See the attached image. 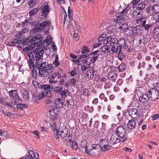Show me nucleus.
Masks as SVG:
<instances>
[{
	"label": "nucleus",
	"instance_id": "e2e57ef3",
	"mask_svg": "<svg viewBox=\"0 0 159 159\" xmlns=\"http://www.w3.org/2000/svg\"><path fill=\"white\" fill-rule=\"evenodd\" d=\"M125 40L124 39H120L119 40L118 43L120 45H121V46H123V45L124 44H125Z\"/></svg>",
	"mask_w": 159,
	"mask_h": 159
},
{
	"label": "nucleus",
	"instance_id": "6e6d98bb",
	"mask_svg": "<svg viewBox=\"0 0 159 159\" xmlns=\"http://www.w3.org/2000/svg\"><path fill=\"white\" fill-rule=\"evenodd\" d=\"M153 6H150L148 7L147 8L145 9L146 13H150L151 11H152L153 12L154 11Z\"/></svg>",
	"mask_w": 159,
	"mask_h": 159
},
{
	"label": "nucleus",
	"instance_id": "338daca9",
	"mask_svg": "<svg viewBox=\"0 0 159 159\" xmlns=\"http://www.w3.org/2000/svg\"><path fill=\"white\" fill-rule=\"evenodd\" d=\"M87 65H89L92 62H93V60H92L91 57H87Z\"/></svg>",
	"mask_w": 159,
	"mask_h": 159
},
{
	"label": "nucleus",
	"instance_id": "1a4fd4ad",
	"mask_svg": "<svg viewBox=\"0 0 159 159\" xmlns=\"http://www.w3.org/2000/svg\"><path fill=\"white\" fill-rule=\"evenodd\" d=\"M47 63L46 62H35L36 68L39 70V74L40 76L43 77L44 74L45 73L44 68L45 67Z\"/></svg>",
	"mask_w": 159,
	"mask_h": 159
},
{
	"label": "nucleus",
	"instance_id": "a19ab883",
	"mask_svg": "<svg viewBox=\"0 0 159 159\" xmlns=\"http://www.w3.org/2000/svg\"><path fill=\"white\" fill-rule=\"evenodd\" d=\"M144 88L142 87H137L135 89V93L136 95H138V96H140V95H141L142 93H143V91H144Z\"/></svg>",
	"mask_w": 159,
	"mask_h": 159
},
{
	"label": "nucleus",
	"instance_id": "a878e982",
	"mask_svg": "<svg viewBox=\"0 0 159 159\" xmlns=\"http://www.w3.org/2000/svg\"><path fill=\"white\" fill-rule=\"evenodd\" d=\"M20 39H21V38L18 37L14 39L11 42H9L7 44L9 46L14 47L17 44H18V45H20Z\"/></svg>",
	"mask_w": 159,
	"mask_h": 159
},
{
	"label": "nucleus",
	"instance_id": "774afa93",
	"mask_svg": "<svg viewBox=\"0 0 159 159\" xmlns=\"http://www.w3.org/2000/svg\"><path fill=\"white\" fill-rule=\"evenodd\" d=\"M57 75L56 72H54L52 75H50L49 77V79L50 80H56L55 78L57 77Z\"/></svg>",
	"mask_w": 159,
	"mask_h": 159
},
{
	"label": "nucleus",
	"instance_id": "680f3d73",
	"mask_svg": "<svg viewBox=\"0 0 159 159\" xmlns=\"http://www.w3.org/2000/svg\"><path fill=\"white\" fill-rule=\"evenodd\" d=\"M55 110L53 109L49 111L48 113L49 115L53 116H57V114L55 112Z\"/></svg>",
	"mask_w": 159,
	"mask_h": 159
},
{
	"label": "nucleus",
	"instance_id": "f3484780",
	"mask_svg": "<svg viewBox=\"0 0 159 159\" xmlns=\"http://www.w3.org/2000/svg\"><path fill=\"white\" fill-rule=\"evenodd\" d=\"M120 138L116 134H113L110 140V143L114 145V144L120 143Z\"/></svg>",
	"mask_w": 159,
	"mask_h": 159
},
{
	"label": "nucleus",
	"instance_id": "e433bc0d",
	"mask_svg": "<svg viewBox=\"0 0 159 159\" xmlns=\"http://www.w3.org/2000/svg\"><path fill=\"white\" fill-rule=\"evenodd\" d=\"M40 10V9L39 8H35L31 9L29 12L30 16H32L36 15L37 13Z\"/></svg>",
	"mask_w": 159,
	"mask_h": 159
},
{
	"label": "nucleus",
	"instance_id": "7c9ffc66",
	"mask_svg": "<svg viewBox=\"0 0 159 159\" xmlns=\"http://www.w3.org/2000/svg\"><path fill=\"white\" fill-rule=\"evenodd\" d=\"M30 69L31 70L32 75V77L35 79L36 80L37 78V72L36 70L35 69V65H32L31 66H29Z\"/></svg>",
	"mask_w": 159,
	"mask_h": 159
},
{
	"label": "nucleus",
	"instance_id": "5701e85b",
	"mask_svg": "<svg viewBox=\"0 0 159 159\" xmlns=\"http://www.w3.org/2000/svg\"><path fill=\"white\" fill-rule=\"evenodd\" d=\"M33 52L35 54V61H36V62H40L39 61L43 58V56L44 53H43L42 52H38L37 51H35V49L34 51L33 50Z\"/></svg>",
	"mask_w": 159,
	"mask_h": 159
},
{
	"label": "nucleus",
	"instance_id": "f03ea898",
	"mask_svg": "<svg viewBox=\"0 0 159 159\" xmlns=\"http://www.w3.org/2000/svg\"><path fill=\"white\" fill-rule=\"evenodd\" d=\"M41 37L42 39L41 40L39 39L36 40L37 41L36 43L34 42V43H35V45L36 46L35 51H37L38 52H42L43 53H44V50L48 47L50 43H48L49 42L48 39L46 38L45 39L42 40L44 38V36L41 35Z\"/></svg>",
	"mask_w": 159,
	"mask_h": 159
},
{
	"label": "nucleus",
	"instance_id": "052dcab7",
	"mask_svg": "<svg viewBox=\"0 0 159 159\" xmlns=\"http://www.w3.org/2000/svg\"><path fill=\"white\" fill-rule=\"evenodd\" d=\"M153 33L156 36H157V35L159 33V26H157L154 29Z\"/></svg>",
	"mask_w": 159,
	"mask_h": 159
},
{
	"label": "nucleus",
	"instance_id": "dca6fc26",
	"mask_svg": "<svg viewBox=\"0 0 159 159\" xmlns=\"http://www.w3.org/2000/svg\"><path fill=\"white\" fill-rule=\"evenodd\" d=\"M127 112L129 113V115L134 118H136L139 115L137 110L134 108H129L127 110Z\"/></svg>",
	"mask_w": 159,
	"mask_h": 159
},
{
	"label": "nucleus",
	"instance_id": "9b49d317",
	"mask_svg": "<svg viewBox=\"0 0 159 159\" xmlns=\"http://www.w3.org/2000/svg\"><path fill=\"white\" fill-rule=\"evenodd\" d=\"M51 8L48 5L44 6L41 10V15L39 16V19L44 20L46 19L47 16L50 11Z\"/></svg>",
	"mask_w": 159,
	"mask_h": 159
},
{
	"label": "nucleus",
	"instance_id": "39448f33",
	"mask_svg": "<svg viewBox=\"0 0 159 159\" xmlns=\"http://www.w3.org/2000/svg\"><path fill=\"white\" fill-rule=\"evenodd\" d=\"M102 151V148L100 144H93L91 146H89V148L87 150L86 153L89 155L96 156L98 155V153Z\"/></svg>",
	"mask_w": 159,
	"mask_h": 159
},
{
	"label": "nucleus",
	"instance_id": "bf43d9fd",
	"mask_svg": "<svg viewBox=\"0 0 159 159\" xmlns=\"http://www.w3.org/2000/svg\"><path fill=\"white\" fill-rule=\"evenodd\" d=\"M83 94L84 96L87 97L88 98L89 97L90 95L89 89H85L83 91Z\"/></svg>",
	"mask_w": 159,
	"mask_h": 159
},
{
	"label": "nucleus",
	"instance_id": "7ed1b4c3",
	"mask_svg": "<svg viewBox=\"0 0 159 159\" xmlns=\"http://www.w3.org/2000/svg\"><path fill=\"white\" fill-rule=\"evenodd\" d=\"M116 127V134L120 138V142H123L127 139V137L126 135V130L124 126L118 124H114Z\"/></svg>",
	"mask_w": 159,
	"mask_h": 159
},
{
	"label": "nucleus",
	"instance_id": "bb28decb",
	"mask_svg": "<svg viewBox=\"0 0 159 159\" xmlns=\"http://www.w3.org/2000/svg\"><path fill=\"white\" fill-rule=\"evenodd\" d=\"M55 104L57 108L62 107L64 104V101H62L61 98H57L55 100Z\"/></svg>",
	"mask_w": 159,
	"mask_h": 159
},
{
	"label": "nucleus",
	"instance_id": "2f4dec72",
	"mask_svg": "<svg viewBox=\"0 0 159 159\" xmlns=\"http://www.w3.org/2000/svg\"><path fill=\"white\" fill-rule=\"evenodd\" d=\"M80 147L83 149L82 151L84 150L85 153H86L87 150L89 148V146H87V141L85 140H83L81 142Z\"/></svg>",
	"mask_w": 159,
	"mask_h": 159
},
{
	"label": "nucleus",
	"instance_id": "cd10ccee",
	"mask_svg": "<svg viewBox=\"0 0 159 159\" xmlns=\"http://www.w3.org/2000/svg\"><path fill=\"white\" fill-rule=\"evenodd\" d=\"M148 0H142L141 2L138 5V8L143 11L146 4H148Z\"/></svg>",
	"mask_w": 159,
	"mask_h": 159
},
{
	"label": "nucleus",
	"instance_id": "09e8293b",
	"mask_svg": "<svg viewBox=\"0 0 159 159\" xmlns=\"http://www.w3.org/2000/svg\"><path fill=\"white\" fill-rule=\"evenodd\" d=\"M45 91V93H43V94L44 95V97L45 96L49 98H52V94L51 93V91H48L47 90H44Z\"/></svg>",
	"mask_w": 159,
	"mask_h": 159
},
{
	"label": "nucleus",
	"instance_id": "37998d69",
	"mask_svg": "<svg viewBox=\"0 0 159 159\" xmlns=\"http://www.w3.org/2000/svg\"><path fill=\"white\" fill-rule=\"evenodd\" d=\"M23 98L25 100H27L29 99V92L26 90H24L22 92Z\"/></svg>",
	"mask_w": 159,
	"mask_h": 159
},
{
	"label": "nucleus",
	"instance_id": "393cba45",
	"mask_svg": "<svg viewBox=\"0 0 159 159\" xmlns=\"http://www.w3.org/2000/svg\"><path fill=\"white\" fill-rule=\"evenodd\" d=\"M143 11H142L139 8H137L135 10H134L132 13V16L134 18H138V17L142 16V13Z\"/></svg>",
	"mask_w": 159,
	"mask_h": 159
},
{
	"label": "nucleus",
	"instance_id": "c9c22d12",
	"mask_svg": "<svg viewBox=\"0 0 159 159\" xmlns=\"http://www.w3.org/2000/svg\"><path fill=\"white\" fill-rule=\"evenodd\" d=\"M110 46L107 45H104L101 47L102 51L105 54H107L108 53H111V50L109 49Z\"/></svg>",
	"mask_w": 159,
	"mask_h": 159
},
{
	"label": "nucleus",
	"instance_id": "6e6552de",
	"mask_svg": "<svg viewBox=\"0 0 159 159\" xmlns=\"http://www.w3.org/2000/svg\"><path fill=\"white\" fill-rule=\"evenodd\" d=\"M9 94L10 97L13 99V102L14 104L20 103L21 102V99L19 96L16 90H11L9 92Z\"/></svg>",
	"mask_w": 159,
	"mask_h": 159
},
{
	"label": "nucleus",
	"instance_id": "3c124183",
	"mask_svg": "<svg viewBox=\"0 0 159 159\" xmlns=\"http://www.w3.org/2000/svg\"><path fill=\"white\" fill-rule=\"evenodd\" d=\"M154 11L153 12L155 13H158L159 12V5H154L153 6Z\"/></svg>",
	"mask_w": 159,
	"mask_h": 159
},
{
	"label": "nucleus",
	"instance_id": "4d7b16f0",
	"mask_svg": "<svg viewBox=\"0 0 159 159\" xmlns=\"http://www.w3.org/2000/svg\"><path fill=\"white\" fill-rule=\"evenodd\" d=\"M125 57V55L123 52H119L118 57L120 60H122Z\"/></svg>",
	"mask_w": 159,
	"mask_h": 159
},
{
	"label": "nucleus",
	"instance_id": "20e7f679",
	"mask_svg": "<svg viewBox=\"0 0 159 159\" xmlns=\"http://www.w3.org/2000/svg\"><path fill=\"white\" fill-rule=\"evenodd\" d=\"M54 131L55 138L58 141H59L60 137L63 139L65 137H66L68 134V129L64 126H60L58 130L54 128Z\"/></svg>",
	"mask_w": 159,
	"mask_h": 159
},
{
	"label": "nucleus",
	"instance_id": "72a5a7b5",
	"mask_svg": "<svg viewBox=\"0 0 159 159\" xmlns=\"http://www.w3.org/2000/svg\"><path fill=\"white\" fill-rule=\"evenodd\" d=\"M146 20L143 17H141L140 18L137 19H136L134 21L135 22V23L137 24H139L140 26L141 27H142V26L143 25L145 21H146Z\"/></svg>",
	"mask_w": 159,
	"mask_h": 159
},
{
	"label": "nucleus",
	"instance_id": "58836bf2",
	"mask_svg": "<svg viewBox=\"0 0 159 159\" xmlns=\"http://www.w3.org/2000/svg\"><path fill=\"white\" fill-rule=\"evenodd\" d=\"M74 104V103L73 100L71 99H67L66 101V103L64 104V106L67 108H70Z\"/></svg>",
	"mask_w": 159,
	"mask_h": 159
},
{
	"label": "nucleus",
	"instance_id": "79ce46f5",
	"mask_svg": "<svg viewBox=\"0 0 159 159\" xmlns=\"http://www.w3.org/2000/svg\"><path fill=\"white\" fill-rule=\"evenodd\" d=\"M127 66L124 63H122L119 65L118 69L120 72H124L127 68Z\"/></svg>",
	"mask_w": 159,
	"mask_h": 159
},
{
	"label": "nucleus",
	"instance_id": "ddd939ff",
	"mask_svg": "<svg viewBox=\"0 0 159 159\" xmlns=\"http://www.w3.org/2000/svg\"><path fill=\"white\" fill-rule=\"evenodd\" d=\"M44 68L45 73L44 74L43 77H46L52 74L54 68L53 67L52 64H48L47 63L45 67Z\"/></svg>",
	"mask_w": 159,
	"mask_h": 159
},
{
	"label": "nucleus",
	"instance_id": "aec40b11",
	"mask_svg": "<svg viewBox=\"0 0 159 159\" xmlns=\"http://www.w3.org/2000/svg\"><path fill=\"white\" fill-rule=\"evenodd\" d=\"M141 27L139 25L131 27V31H132V35L135 36L140 34Z\"/></svg>",
	"mask_w": 159,
	"mask_h": 159
},
{
	"label": "nucleus",
	"instance_id": "f704fd0d",
	"mask_svg": "<svg viewBox=\"0 0 159 159\" xmlns=\"http://www.w3.org/2000/svg\"><path fill=\"white\" fill-rule=\"evenodd\" d=\"M119 29L124 32L127 31V30L129 29L128 25L126 24H121L120 23L119 24Z\"/></svg>",
	"mask_w": 159,
	"mask_h": 159
},
{
	"label": "nucleus",
	"instance_id": "0e129e2a",
	"mask_svg": "<svg viewBox=\"0 0 159 159\" xmlns=\"http://www.w3.org/2000/svg\"><path fill=\"white\" fill-rule=\"evenodd\" d=\"M76 73V69L75 68H74V69L71 71L69 72V73L72 76H74L75 75Z\"/></svg>",
	"mask_w": 159,
	"mask_h": 159
},
{
	"label": "nucleus",
	"instance_id": "412c9836",
	"mask_svg": "<svg viewBox=\"0 0 159 159\" xmlns=\"http://www.w3.org/2000/svg\"><path fill=\"white\" fill-rule=\"evenodd\" d=\"M44 97L43 92L41 94H38L36 93H34L32 95V99L33 100L37 102Z\"/></svg>",
	"mask_w": 159,
	"mask_h": 159
},
{
	"label": "nucleus",
	"instance_id": "8fccbe9b",
	"mask_svg": "<svg viewBox=\"0 0 159 159\" xmlns=\"http://www.w3.org/2000/svg\"><path fill=\"white\" fill-rule=\"evenodd\" d=\"M89 49L88 47L86 46H84L81 50V53L84 54L87 53L89 52Z\"/></svg>",
	"mask_w": 159,
	"mask_h": 159
},
{
	"label": "nucleus",
	"instance_id": "4be33fe9",
	"mask_svg": "<svg viewBox=\"0 0 159 159\" xmlns=\"http://www.w3.org/2000/svg\"><path fill=\"white\" fill-rule=\"evenodd\" d=\"M27 55L30 58L29 61L28 62V64L29 66H31L32 65H34V61H35V59L34 57V56L33 53L31 52H27Z\"/></svg>",
	"mask_w": 159,
	"mask_h": 159
},
{
	"label": "nucleus",
	"instance_id": "c03bdc74",
	"mask_svg": "<svg viewBox=\"0 0 159 159\" xmlns=\"http://www.w3.org/2000/svg\"><path fill=\"white\" fill-rule=\"evenodd\" d=\"M42 28H34L30 30V33L31 34H35L38 32H41L42 31Z\"/></svg>",
	"mask_w": 159,
	"mask_h": 159
},
{
	"label": "nucleus",
	"instance_id": "4c0bfd02",
	"mask_svg": "<svg viewBox=\"0 0 159 159\" xmlns=\"http://www.w3.org/2000/svg\"><path fill=\"white\" fill-rule=\"evenodd\" d=\"M39 1V0H30L29 2H28L29 8H32L35 6Z\"/></svg>",
	"mask_w": 159,
	"mask_h": 159
},
{
	"label": "nucleus",
	"instance_id": "c85d7f7f",
	"mask_svg": "<svg viewBox=\"0 0 159 159\" xmlns=\"http://www.w3.org/2000/svg\"><path fill=\"white\" fill-rule=\"evenodd\" d=\"M108 38L109 39V42L111 46L117 45L118 41L117 38H113L112 36L111 35L108 36Z\"/></svg>",
	"mask_w": 159,
	"mask_h": 159
},
{
	"label": "nucleus",
	"instance_id": "c756f323",
	"mask_svg": "<svg viewBox=\"0 0 159 159\" xmlns=\"http://www.w3.org/2000/svg\"><path fill=\"white\" fill-rule=\"evenodd\" d=\"M95 72V71L93 68H92V69H89L86 72V76L88 78L91 80L93 78Z\"/></svg>",
	"mask_w": 159,
	"mask_h": 159
},
{
	"label": "nucleus",
	"instance_id": "a211bd4d",
	"mask_svg": "<svg viewBox=\"0 0 159 159\" xmlns=\"http://www.w3.org/2000/svg\"><path fill=\"white\" fill-rule=\"evenodd\" d=\"M36 153L31 150H29L26 155L25 157L20 158L19 159H36L35 157H36Z\"/></svg>",
	"mask_w": 159,
	"mask_h": 159
},
{
	"label": "nucleus",
	"instance_id": "864d4df0",
	"mask_svg": "<svg viewBox=\"0 0 159 159\" xmlns=\"http://www.w3.org/2000/svg\"><path fill=\"white\" fill-rule=\"evenodd\" d=\"M109 143L108 141L107 140L105 139H101V142L100 143V146L102 147H104V145H106Z\"/></svg>",
	"mask_w": 159,
	"mask_h": 159
},
{
	"label": "nucleus",
	"instance_id": "5fc2aeb1",
	"mask_svg": "<svg viewBox=\"0 0 159 159\" xmlns=\"http://www.w3.org/2000/svg\"><path fill=\"white\" fill-rule=\"evenodd\" d=\"M150 35L148 34H145L143 36V40H144V41L146 43H147L150 41Z\"/></svg>",
	"mask_w": 159,
	"mask_h": 159
},
{
	"label": "nucleus",
	"instance_id": "a18cd8bd",
	"mask_svg": "<svg viewBox=\"0 0 159 159\" xmlns=\"http://www.w3.org/2000/svg\"><path fill=\"white\" fill-rule=\"evenodd\" d=\"M107 35L106 34H102L100 35L98 38V42L101 43L106 39Z\"/></svg>",
	"mask_w": 159,
	"mask_h": 159
},
{
	"label": "nucleus",
	"instance_id": "ea45409f",
	"mask_svg": "<svg viewBox=\"0 0 159 159\" xmlns=\"http://www.w3.org/2000/svg\"><path fill=\"white\" fill-rule=\"evenodd\" d=\"M116 18L115 19V21L116 22H118L122 20L125 17L124 15H123L121 13H117L116 15Z\"/></svg>",
	"mask_w": 159,
	"mask_h": 159
},
{
	"label": "nucleus",
	"instance_id": "423d86ee",
	"mask_svg": "<svg viewBox=\"0 0 159 159\" xmlns=\"http://www.w3.org/2000/svg\"><path fill=\"white\" fill-rule=\"evenodd\" d=\"M53 89H50L49 91H52L56 94L60 95L62 99L63 98L65 99L67 96V91L63 87L59 86L58 85L55 86L54 88L53 86Z\"/></svg>",
	"mask_w": 159,
	"mask_h": 159
},
{
	"label": "nucleus",
	"instance_id": "2eb2a0df",
	"mask_svg": "<svg viewBox=\"0 0 159 159\" xmlns=\"http://www.w3.org/2000/svg\"><path fill=\"white\" fill-rule=\"evenodd\" d=\"M139 102L143 104H146L150 100L149 96L146 93H142L140 96H138Z\"/></svg>",
	"mask_w": 159,
	"mask_h": 159
},
{
	"label": "nucleus",
	"instance_id": "69168bd1",
	"mask_svg": "<svg viewBox=\"0 0 159 159\" xmlns=\"http://www.w3.org/2000/svg\"><path fill=\"white\" fill-rule=\"evenodd\" d=\"M58 83V85L63 87V84H65V80L63 78L59 80Z\"/></svg>",
	"mask_w": 159,
	"mask_h": 159
},
{
	"label": "nucleus",
	"instance_id": "b1692460",
	"mask_svg": "<svg viewBox=\"0 0 159 159\" xmlns=\"http://www.w3.org/2000/svg\"><path fill=\"white\" fill-rule=\"evenodd\" d=\"M99 52L98 50H97L95 51L91 52L90 54L88 55L91 56V57L93 60V63H94L96 61L98 58V56L100 55V54L98 53Z\"/></svg>",
	"mask_w": 159,
	"mask_h": 159
},
{
	"label": "nucleus",
	"instance_id": "603ef678",
	"mask_svg": "<svg viewBox=\"0 0 159 159\" xmlns=\"http://www.w3.org/2000/svg\"><path fill=\"white\" fill-rule=\"evenodd\" d=\"M71 147L74 150H76L77 149V143L75 141H72Z\"/></svg>",
	"mask_w": 159,
	"mask_h": 159
},
{
	"label": "nucleus",
	"instance_id": "9d476101",
	"mask_svg": "<svg viewBox=\"0 0 159 159\" xmlns=\"http://www.w3.org/2000/svg\"><path fill=\"white\" fill-rule=\"evenodd\" d=\"M159 92L158 90L155 89L148 90V94L149 96L150 100L152 101L156 100L159 97Z\"/></svg>",
	"mask_w": 159,
	"mask_h": 159
},
{
	"label": "nucleus",
	"instance_id": "de8ad7c7",
	"mask_svg": "<svg viewBox=\"0 0 159 159\" xmlns=\"http://www.w3.org/2000/svg\"><path fill=\"white\" fill-rule=\"evenodd\" d=\"M101 146L102 148V151H105L107 150L110 149L112 147L111 145H110L109 143L106 145H104V147Z\"/></svg>",
	"mask_w": 159,
	"mask_h": 159
},
{
	"label": "nucleus",
	"instance_id": "f8f14e48",
	"mask_svg": "<svg viewBox=\"0 0 159 159\" xmlns=\"http://www.w3.org/2000/svg\"><path fill=\"white\" fill-rule=\"evenodd\" d=\"M51 23L50 20L47 21H44L42 23H40L38 21H34L32 24V26L33 28H43L45 26H48Z\"/></svg>",
	"mask_w": 159,
	"mask_h": 159
},
{
	"label": "nucleus",
	"instance_id": "0eeeda50",
	"mask_svg": "<svg viewBox=\"0 0 159 159\" xmlns=\"http://www.w3.org/2000/svg\"><path fill=\"white\" fill-rule=\"evenodd\" d=\"M33 85L35 88H40L43 90H50L51 89H52L53 88V86L51 84H41L38 83L35 80H34L32 82Z\"/></svg>",
	"mask_w": 159,
	"mask_h": 159
},
{
	"label": "nucleus",
	"instance_id": "6ab92c4d",
	"mask_svg": "<svg viewBox=\"0 0 159 159\" xmlns=\"http://www.w3.org/2000/svg\"><path fill=\"white\" fill-rule=\"evenodd\" d=\"M154 23L153 22H150L149 21H147V20L145 21L144 24L142 26V28L145 31H148L150 29H152Z\"/></svg>",
	"mask_w": 159,
	"mask_h": 159
},
{
	"label": "nucleus",
	"instance_id": "49530a36",
	"mask_svg": "<svg viewBox=\"0 0 159 159\" xmlns=\"http://www.w3.org/2000/svg\"><path fill=\"white\" fill-rule=\"evenodd\" d=\"M72 137L71 135L69 134L67 139H65L64 140V142L66 143V144L67 146L70 145V143L72 142L71 140Z\"/></svg>",
	"mask_w": 159,
	"mask_h": 159
},
{
	"label": "nucleus",
	"instance_id": "13d9d810",
	"mask_svg": "<svg viewBox=\"0 0 159 159\" xmlns=\"http://www.w3.org/2000/svg\"><path fill=\"white\" fill-rule=\"evenodd\" d=\"M76 80L75 78H72L69 80V83L70 84L74 86L75 85L76 82Z\"/></svg>",
	"mask_w": 159,
	"mask_h": 159
},
{
	"label": "nucleus",
	"instance_id": "f257e3e1",
	"mask_svg": "<svg viewBox=\"0 0 159 159\" xmlns=\"http://www.w3.org/2000/svg\"><path fill=\"white\" fill-rule=\"evenodd\" d=\"M41 34H39L35 35L33 37L28 36L26 39H20V45H18L17 47L20 48H24V46L28 44L29 45V43H31L34 41H36L37 39L41 40L42 39L41 38Z\"/></svg>",
	"mask_w": 159,
	"mask_h": 159
},
{
	"label": "nucleus",
	"instance_id": "473e14b6",
	"mask_svg": "<svg viewBox=\"0 0 159 159\" xmlns=\"http://www.w3.org/2000/svg\"><path fill=\"white\" fill-rule=\"evenodd\" d=\"M117 74L114 72H111L109 73L108 75V79L113 82H115L116 80Z\"/></svg>",
	"mask_w": 159,
	"mask_h": 159
},
{
	"label": "nucleus",
	"instance_id": "4468645a",
	"mask_svg": "<svg viewBox=\"0 0 159 159\" xmlns=\"http://www.w3.org/2000/svg\"><path fill=\"white\" fill-rule=\"evenodd\" d=\"M127 126L128 129L131 130H136V129H138V125H137L136 121L134 119H132L128 122Z\"/></svg>",
	"mask_w": 159,
	"mask_h": 159
}]
</instances>
